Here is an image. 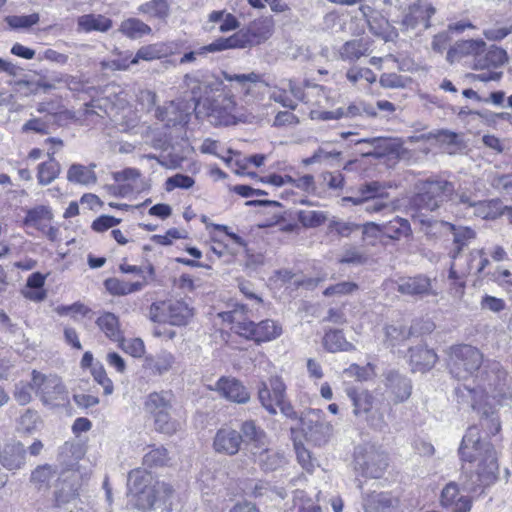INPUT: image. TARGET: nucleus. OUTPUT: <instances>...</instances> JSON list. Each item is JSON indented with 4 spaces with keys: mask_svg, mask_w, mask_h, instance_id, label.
Masks as SVG:
<instances>
[{
    "mask_svg": "<svg viewBox=\"0 0 512 512\" xmlns=\"http://www.w3.org/2000/svg\"><path fill=\"white\" fill-rule=\"evenodd\" d=\"M459 455L463 462L462 472L468 478L465 484L468 490L476 491L478 487L495 482L499 470L497 452L489 441L481 438L478 427L468 428L459 447Z\"/></svg>",
    "mask_w": 512,
    "mask_h": 512,
    "instance_id": "1",
    "label": "nucleus"
},
{
    "mask_svg": "<svg viewBox=\"0 0 512 512\" xmlns=\"http://www.w3.org/2000/svg\"><path fill=\"white\" fill-rule=\"evenodd\" d=\"M224 80L235 83L234 87L239 89L247 103L263 99L269 89V97L276 103L290 110H295L298 102L304 99V90L291 79L281 80L278 85L270 87L262 77L254 72L248 74H232L222 71Z\"/></svg>",
    "mask_w": 512,
    "mask_h": 512,
    "instance_id": "2",
    "label": "nucleus"
},
{
    "mask_svg": "<svg viewBox=\"0 0 512 512\" xmlns=\"http://www.w3.org/2000/svg\"><path fill=\"white\" fill-rule=\"evenodd\" d=\"M128 495L132 504L145 512L170 510L173 486L161 481L143 468L129 472L127 479Z\"/></svg>",
    "mask_w": 512,
    "mask_h": 512,
    "instance_id": "3",
    "label": "nucleus"
},
{
    "mask_svg": "<svg viewBox=\"0 0 512 512\" xmlns=\"http://www.w3.org/2000/svg\"><path fill=\"white\" fill-rule=\"evenodd\" d=\"M506 377L507 374L499 362H488L481 367L472 383H464L455 388L458 403L475 409L478 403L481 404L484 395L495 399L504 386Z\"/></svg>",
    "mask_w": 512,
    "mask_h": 512,
    "instance_id": "4",
    "label": "nucleus"
},
{
    "mask_svg": "<svg viewBox=\"0 0 512 512\" xmlns=\"http://www.w3.org/2000/svg\"><path fill=\"white\" fill-rule=\"evenodd\" d=\"M224 322L232 324L231 329L240 336L256 343L269 342L282 334V326L274 320L266 319L258 323L241 320L237 311H227L219 314Z\"/></svg>",
    "mask_w": 512,
    "mask_h": 512,
    "instance_id": "5",
    "label": "nucleus"
},
{
    "mask_svg": "<svg viewBox=\"0 0 512 512\" xmlns=\"http://www.w3.org/2000/svg\"><path fill=\"white\" fill-rule=\"evenodd\" d=\"M413 203L421 208L434 211L449 200L455 191L454 184L442 176H431L416 183Z\"/></svg>",
    "mask_w": 512,
    "mask_h": 512,
    "instance_id": "6",
    "label": "nucleus"
},
{
    "mask_svg": "<svg viewBox=\"0 0 512 512\" xmlns=\"http://www.w3.org/2000/svg\"><path fill=\"white\" fill-rule=\"evenodd\" d=\"M482 353L471 345L462 344L451 347L449 354V370L458 380L471 381L481 370Z\"/></svg>",
    "mask_w": 512,
    "mask_h": 512,
    "instance_id": "7",
    "label": "nucleus"
},
{
    "mask_svg": "<svg viewBox=\"0 0 512 512\" xmlns=\"http://www.w3.org/2000/svg\"><path fill=\"white\" fill-rule=\"evenodd\" d=\"M192 317L193 308L181 300L154 302L149 308V318L156 323L184 326Z\"/></svg>",
    "mask_w": 512,
    "mask_h": 512,
    "instance_id": "8",
    "label": "nucleus"
},
{
    "mask_svg": "<svg viewBox=\"0 0 512 512\" xmlns=\"http://www.w3.org/2000/svg\"><path fill=\"white\" fill-rule=\"evenodd\" d=\"M274 31L272 17H263L250 23L246 30H240L228 38H224L228 49L246 48L258 45L271 37Z\"/></svg>",
    "mask_w": 512,
    "mask_h": 512,
    "instance_id": "9",
    "label": "nucleus"
},
{
    "mask_svg": "<svg viewBox=\"0 0 512 512\" xmlns=\"http://www.w3.org/2000/svg\"><path fill=\"white\" fill-rule=\"evenodd\" d=\"M82 481L83 477L77 469L62 471L56 478L54 506L61 509L68 504L74 503L79 496Z\"/></svg>",
    "mask_w": 512,
    "mask_h": 512,
    "instance_id": "10",
    "label": "nucleus"
},
{
    "mask_svg": "<svg viewBox=\"0 0 512 512\" xmlns=\"http://www.w3.org/2000/svg\"><path fill=\"white\" fill-rule=\"evenodd\" d=\"M31 375L33 391L44 404H54L65 399L66 389L57 375H47L36 370H33Z\"/></svg>",
    "mask_w": 512,
    "mask_h": 512,
    "instance_id": "11",
    "label": "nucleus"
},
{
    "mask_svg": "<svg viewBox=\"0 0 512 512\" xmlns=\"http://www.w3.org/2000/svg\"><path fill=\"white\" fill-rule=\"evenodd\" d=\"M184 84L191 93L195 109L201 101H204L203 105L205 107L211 101L209 94L213 91H218L222 82L218 78L213 80L211 76L197 71L192 74H186Z\"/></svg>",
    "mask_w": 512,
    "mask_h": 512,
    "instance_id": "12",
    "label": "nucleus"
},
{
    "mask_svg": "<svg viewBox=\"0 0 512 512\" xmlns=\"http://www.w3.org/2000/svg\"><path fill=\"white\" fill-rule=\"evenodd\" d=\"M286 397V385L278 376L270 377L267 382H261L258 387V400L270 415L277 414V406Z\"/></svg>",
    "mask_w": 512,
    "mask_h": 512,
    "instance_id": "13",
    "label": "nucleus"
},
{
    "mask_svg": "<svg viewBox=\"0 0 512 512\" xmlns=\"http://www.w3.org/2000/svg\"><path fill=\"white\" fill-rule=\"evenodd\" d=\"M191 106L186 101H170L158 106L155 117L166 127H184L191 117Z\"/></svg>",
    "mask_w": 512,
    "mask_h": 512,
    "instance_id": "14",
    "label": "nucleus"
},
{
    "mask_svg": "<svg viewBox=\"0 0 512 512\" xmlns=\"http://www.w3.org/2000/svg\"><path fill=\"white\" fill-rule=\"evenodd\" d=\"M301 429L305 436L317 444L327 441L332 426L324 421L320 410H310L300 418Z\"/></svg>",
    "mask_w": 512,
    "mask_h": 512,
    "instance_id": "15",
    "label": "nucleus"
},
{
    "mask_svg": "<svg viewBox=\"0 0 512 512\" xmlns=\"http://www.w3.org/2000/svg\"><path fill=\"white\" fill-rule=\"evenodd\" d=\"M355 465L363 475L380 478L388 466V458L385 453L370 448L364 453L356 452Z\"/></svg>",
    "mask_w": 512,
    "mask_h": 512,
    "instance_id": "16",
    "label": "nucleus"
},
{
    "mask_svg": "<svg viewBox=\"0 0 512 512\" xmlns=\"http://www.w3.org/2000/svg\"><path fill=\"white\" fill-rule=\"evenodd\" d=\"M207 107V115L214 125L230 126L236 124V104L231 97H221L211 100Z\"/></svg>",
    "mask_w": 512,
    "mask_h": 512,
    "instance_id": "17",
    "label": "nucleus"
},
{
    "mask_svg": "<svg viewBox=\"0 0 512 512\" xmlns=\"http://www.w3.org/2000/svg\"><path fill=\"white\" fill-rule=\"evenodd\" d=\"M440 504L446 512H469L472 507L471 498L460 492L456 482H449L442 489Z\"/></svg>",
    "mask_w": 512,
    "mask_h": 512,
    "instance_id": "18",
    "label": "nucleus"
},
{
    "mask_svg": "<svg viewBox=\"0 0 512 512\" xmlns=\"http://www.w3.org/2000/svg\"><path fill=\"white\" fill-rule=\"evenodd\" d=\"M434 13L435 8L430 3L418 0L409 5L401 24L406 30L415 29L419 25L427 29L430 26L429 20Z\"/></svg>",
    "mask_w": 512,
    "mask_h": 512,
    "instance_id": "19",
    "label": "nucleus"
},
{
    "mask_svg": "<svg viewBox=\"0 0 512 512\" xmlns=\"http://www.w3.org/2000/svg\"><path fill=\"white\" fill-rule=\"evenodd\" d=\"M398 292L409 296H436L438 293L433 289L432 280L425 275L414 277H403L397 281Z\"/></svg>",
    "mask_w": 512,
    "mask_h": 512,
    "instance_id": "20",
    "label": "nucleus"
},
{
    "mask_svg": "<svg viewBox=\"0 0 512 512\" xmlns=\"http://www.w3.org/2000/svg\"><path fill=\"white\" fill-rule=\"evenodd\" d=\"M370 230L382 231V233L393 240H399L411 234L409 221L398 216L383 224L374 222L366 223L364 225V234H368Z\"/></svg>",
    "mask_w": 512,
    "mask_h": 512,
    "instance_id": "21",
    "label": "nucleus"
},
{
    "mask_svg": "<svg viewBox=\"0 0 512 512\" xmlns=\"http://www.w3.org/2000/svg\"><path fill=\"white\" fill-rule=\"evenodd\" d=\"M216 390L225 399L238 404H245L250 400L247 388L235 378L221 377L216 382Z\"/></svg>",
    "mask_w": 512,
    "mask_h": 512,
    "instance_id": "22",
    "label": "nucleus"
},
{
    "mask_svg": "<svg viewBox=\"0 0 512 512\" xmlns=\"http://www.w3.org/2000/svg\"><path fill=\"white\" fill-rule=\"evenodd\" d=\"M365 512H402L398 497L389 492H373L364 498Z\"/></svg>",
    "mask_w": 512,
    "mask_h": 512,
    "instance_id": "23",
    "label": "nucleus"
},
{
    "mask_svg": "<svg viewBox=\"0 0 512 512\" xmlns=\"http://www.w3.org/2000/svg\"><path fill=\"white\" fill-rule=\"evenodd\" d=\"M242 435L232 428L219 429L213 440V448L217 453L229 456L235 455L240 450Z\"/></svg>",
    "mask_w": 512,
    "mask_h": 512,
    "instance_id": "24",
    "label": "nucleus"
},
{
    "mask_svg": "<svg viewBox=\"0 0 512 512\" xmlns=\"http://www.w3.org/2000/svg\"><path fill=\"white\" fill-rule=\"evenodd\" d=\"M385 386L395 404L406 401L412 391L410 379L395 371H390L385 377Z\"/></svg>",
    "mask_w": 512,
    "mask_h": 512,
    "instance_id": "25",
    "label": "nucleus"
},
{
    "mask_svg": "<svg viewBox=\"0 0 512 512\" xmlns=\"http://www.w3.org/2000/svg\"><path fill=\"white\" fill-rule=\"evenodd\" d=\"M486 43L482 39H469L457 41L447 52L446 59L450 63L461 60L464 57L473 56L474 61L480 51L485 50Z\"/></svg>",
    "mask_w": 512,
    "mask_h": 512,
    "instance_id": "26",
    "label": "nucleus"
},
{
    "mask_svg": "<svg viewBox=\"0 0 512 512\" xmlns=\"http://www.w3.org/2000/svg\"><path fill=\"white\" fill-rule=\"evenodd\" d=\"M370 53V41L366 38L351 39L337 50L338 58L344 62L355 63Z\"/></svg>",
    "mask_w": 512,
    "mask_h": 512,
    "instance_id": "27",
    "label": "nucleus"
},
{
    "mask_svg": "<svg viewBox=\"0 0 512 512\" xmlns=\"http://www.w3.org/2000/svg\"><path fill=\"white\" fill-rule=\"evenodd\" d=\"M95 163H90L88 166L79 163H73L67 170V180L70 183L91 186L97 183V175L95 173Z\"/></svg>",
    "mask_w": 512,
    "mask_h": 512,
    "instance_id": "28",
    "label": "nucleus"
},
{
    "mask_svg": "<svg viewBox=\"0 0 512 512\" xmlns=\"http://www.w3.org/2000/svg\"><path fill=\"white\" fill-rule=\"evenodd\" d=\"M507 60V53L502 48L491 46L485 50L480 51L476 61H474V69H490L497 68L505 63Z\"/></svg>",
    "mask_w": 512,
    "mask_h": 512,
    "instance_id": "29",
    "label": "nucleus"
},
{
    "mask_svg": "<svg viewBox=\"0 0 512 512\" xmlns=\"http://www.w3.org/2000/svg\"><path fill=\"white\" fill-rule=\"evenodd\" d=\"M453 235L454 248L450 252L453 261H456L464 247L468 246L475 238L476 232L466 226H456L451 223H445Z\"/></svg>",
    "mask_w": 512,
    "mask_h": 512,
    "instance_id": "30",
    "label": "nucleus"
},
{
    "mask_svg": "<svg viewBox=\"0 0 512 512\" xmlns=\"http://www.w3.org/2000/svg\"><path fill=\"white\" fill-rule=\"evenodd\" d=\"M0 463L8 470L20 469L25 463V447L17 442L6 445L0 451Z\"/></svg>",
    "mask_w": 512,
    "mask_h": 512,
    "instance_id": "31",
    "label": "nucleus"
},
{
    "mask_svg": "<svg viewBox=\"0 0 512 512\" xmlns=\"http://www.w3.org/2000/svg\"><path fill=\"white\" fill-rule=\"evenodd\" d=\"M111 27L112 20L101 14H85L77 18L78 32H107Z\"/></svg>",
    "mask_w": 512,
    "mask_h": 512,
    "instance_id": "32",
    "label": "nucleus"
},
{
    "mask_svg": "<svg viewBox=\"0 0 512 512\" xmlns=\"http://www.w3.org/2000/svg\"><path fill=\"white\" fill-rule=\"evenodd\" d=\"M252 454L264 471H275L285 463L283 454L268 448V445L252 451Z\"/></svg>",
    "mask_w": 512,
    "mask_h": 512,
    "instance_id": "33",
    "label": "nucleus"
},
{
    "mask_svg": "<svg viewBox=\"0 0 512 512\" xmlns=\"http://www.w3.org/2000/svg\"><path fill=\"white\" fill-rule=\"evenodd\" d=\"M175 363V357L171 352L162 350L156 355H147L144 358L143 367L153 374L162 375L168 372Z\"/></svg>",
    "mask_w": 512,
    "mask_h": 512,
    "instance_id": "34",
    "label": "nucleus"
},
{
    "mask_svg": "<svg viewBox=\"0 0 512 512\" xmlns=\"http://www.w3.org/2000/svg\"><path fill=\"white\" fill-rule=\"evenodd\" d=\"M173 395L170 391H160L150 393L145 402L144 408L151 416L158 412L171 411Z\"/></svg>",
    "mask_w": 512,
    "mask_h": 512,
    "instance_id": "35",
    "label": "nucleus"
},
{
    "mask_svg": "<svg viewBox=\"0 0 512 512\" xmlns=\"http://www.w3.org/2000/svg\"><path fill=\"white\" fill-rule=\"evenodd\" d=\"M147 284L146 277L142 281L127 282L118 278H108L104 282L106 290L114 296H124L142 290Z\"/></svg>",
    "mask_w": 512,
    "mask_h": 512,
    "instance_id": "36",
    "label": "nucleus"
},
{
    "mask_svg": "<svg viewBox=\"0 0 512 512\" xmlns=\"http://www.w3.org/2000/svg\"><path fill=\"white\" fill-rule=\"evenodd\" d=\"M410 361L417 371L431 369L437 361L436 353L425 346H416L410 349Z\"/></svg>",
    "mask_w": 512,
    "mask_h": 512,
    "instance_id": "37",
    "label": "nucleus"
},
{
    "mask_svg": "<svg viewBox=\"0 0 512 512\" xmlns=\"http://www.w3.org/2000/svg\"><path fill=\"white\" fill-rule=\"evenodd\" d=\"M504 210L512 213V208L503 206L499 199L478 200L473 208V215L482 219H496L503 214Z\"/></svg>",
    "mask_w": 512,
    "mask_h": 512,
    "instance_id": "38",
    "label": "nucleus"
},
{
    "mask_svg": "<svg viewBox=\"0 0 512 512\" xmlns=\"http://www.w3.org/2000/svg\"><path fill=\"white\" fill-rule=\"evenodd\" d=\"M227 49L228 47L226 41L224 38L221 37L216 39L209 45H205L195 50L184 53L183 56L180 58L179 63H196L201 58H205L209 53L219 52Z\"/></svg>",
    "mask_w": 512,
    "mask_h": 512,
    "instance_id": "39",
    "label": "nucleus"
},
{
    "mask_svg": "<svg viewBox=\"0 0 512 512\" xmlns=\"http://www.w3.org/2000/svg\"><path fill=\"white\" fill-rule=\"evenodd\" d=\"M99 329L107 338L114 342L123 341V333L120 329L118 317L110 312H106L99 316L96 320Z\"/></svg>",
    "mask_w": 512,
    "mask_h": 512,
    "instance_id": "40",
    "label": "nucleus"
},
{
    "mask_svg": "<svg viewBox=\"0 0 512 512\" xmlns=\"http://www.w3.org/2000/svg\"><path fill=\"white\" fill-rule=\"evenodd\" d=\"M240 429L242 437L252 444V451L269 444L266 433L254 421L243 422Z\"/></svg>",
    "mask_w": 512,
    "mask_h": 512,
    "instance_id": "41",
    "label": "nucleus"
},
{
    "mask_svg": "<svg viewBox=\"0 0 512 512\" xmlns=\"http://www.w3.org/2000/svg\"><path fill=\"white\" fill-rule=\"evenodd\" d=\"M346 392L354 406L355 415L367 414L372 409L374 397L369 391L348 388Z\"/></svg>",
    "mask_w": 512,
    "mask_h": 512,
    "instance_id": "42",
    "label": "nucleus"
},
{
    "mask_svg": "<svg viewBox=\"0 0 512 512\" xmlns=\"http://www.w3.org/2000/svg\"><path fill=\"white\" fill-rule=\"evenodd\" d=\"M56 477L57 471L51 465L45 464L38 466L31 473L30 481L38 491H46Z\"/></svg>",
    "mask_w": 512,
    "mask_h": 512,
    "instance_id": "43",
    "label": "nucleus"
},
{
    "mask_svg": "<svg viewBox=\"0 0 512 512\" xmlns=\"http://www.w3.org/2000/svg\"><path fill=\"white\" fill-rule=\"evenodd\" d=\"M323 345L325 349L331 353L352 351L355 349V346L345 339L340 330L327 331L323 337Z\"/></svg>",
    "mask_w": 512,
    "mask_h": 512,
    "instance_id": "44",
    "label": "nucleus"
},
{
    "mask_svg": "<svg viewBox=\"0 0 512 512\" xmlns=\"http://www.w3.org/2000/svg\"><path fill=\"white\" fill-rule=\"evenodd\" d=\"M61 173V165L55 159L51 157L48 161L42 162L37 167V179L38 183L42 186L49 185L55 179L59 177Z\"/></svg>",
    "mask_w": 512,
    "mask_h": 512,
    "instance_id": "45",
    "label": "nucleus"
},
{
    "mask_svg": "<svg viewBox=\"0 0 512 512\" xmlns=\"http://www.w3.org/2000/svg\"><path fill=\"white\" fill-rule=\"evenodd\" d=\"M141 176V173L136 168H125L121 171H116L112 173V178L117 183L127 182L128 184L118 185L115 189L117 190V193L121 196H125L129 192L133 190L130 183L135 182L137 179H139Z\"/></svg>",
    "mask_w": 512,
    "mask_h": 512,
    "instance_id": "46",
    "label": "nucleus"
},
{
    "mask_svg": "<svg viewBox=\"0 0 512 512\" xmlns=\"http://www.w3.org/2000/svg\"><path fill=\"white\" fill-rule=\"evenodd\" d=\"M120 31L127 37L136 39L149 34L151 28L137 18H129L121 23Z\"/></svg>",
    "mask_w": 512,
    "mask_h": 512,
    "instance_id": "47",
    "label": "nucleus"
},
{
    "mask_svg": "<svg viewBox=\"0 0 512 512\" xmlns=\"http://www.w3.org/2000/svg\"><path fill=\"white\" fill-rule=\"evenodd\" d=\"M169 462L168 450L162 446L151 449L143 457V464L149 468L163 467Z\"/></svg>",
    "mask_w": 512,
    "mask_h": 512,
    "instance_id": "48",
    "label": "nucleus"
},
{
    "mask_svg": "<svg viewBox=\"0 0 512 512\" xmlns=\"http://www.w3.org/2000/svg\"><path fill=\"white\" fill-rule=\"evenodd\" d=\"M139 11L150 17L164 19L169 14V5L167 0H151L142 4Z\"/></svg>",
    "mask_w": 512,
    "mask_h": 512,
    "instance_id": "49",
    "label": "nucleus"
},
{
    "mask_svg": "<svg viewBox=\"0 0 512 512\" xmlns=\"http://www.w3.org/2000/svg\"><path fill=\"white\" fill-rule=\"evenodd\" d=\"M171 411L158 412L152 416L157 431L172 435L179 429V423L171 417Z\"/></svg>",
    "mask_w": 512,
    "mask_h": 512,
    "instance_id": "50",
    "label": "nucleus"
},
{
    "mask_svg": "<svg viewBox=\"0 0 512 512\" xmlns=\"http://www.w3.org/2000/svg\"><path fill=\"white\" fill-rule=\"evenodd\" d=\"M42 425V421L38 413L34 410L27 409L19 418L18 430L23 433L31 434Z\"/></svg>",
    "mask_w": 512,
    "mask_h": 512,
    "instance_id": "51",
    "label": "nucleus"
},
{
    "mask_svg": "<svg viewBox=\"0 0 512 512\" xmlns=\"http://www.w3.org/2000/svg\"><path fill=\"white\" fill-rule=\"evenodd\" d=\"M367 260V254L361 248L352 245L345 246L339 258L340 263L352 265H362Z\"/></svg>",
    "mask_w": 512,
    "mask_h": 512,
    "instance_id": "52",
    "label": "nucleus"
},
{
    "mask_svg": "<svg viewBox=\"0 0 512 512\" xmlns=\"http://www.w3.org/2000/svg\"><path fill=\"white\" fill-rule=\"evenodd\" d=\"M361 226L357 223L350 221H343L341 219L333 218L328 223L329 233H334L341 237H349L355 231H358Z\"/></svg>",
    "mask_w": 512,
    "mask_h": 512,
    "instance_id": "53",
    "label": "nucleus"
},
{
    "mask_svg": "<svg viewBox=\"0 0 512 512\" xmlns=\"http://www.w3.org/2000/svg\"><path fill=\"white\" fill-rule=\"evenodd\" d=\"M40 20L38 13H32L30 15H11L5 18L6 23L11 29H28L33 25H36Z\"/></svg>",
    "mask_w": 512,
    "mask_h": 512,
    "instance_id": "54",
    "label": "nucleus"
},
{
    "mask_svg": "<svg viewBox=\"0 0 512 512\" xmlns=\"http://www.w3.org/2000/svg\"><path fill=\"white\" fill-rule=\"evenodd\" d=\"M326 220V215L322 211L302 210L298 213V221L308 228H315L322 225Z\"/></svg>",
    "mask_w": 512,
    "mask_h": 512,
    "instance_id": "55",
    "label": "nucleus"
},
{
    "mask_svg": "<svg viewBox=\"0 0 512 512\" xmlns=\"http://www.w3.org/2000/svg\"><path fill=\"white\" fill-rule=\"evenodd\" d=\"M51 217L50 209L41 205L29 209L23 222L26 226H37L42 220L51 219Z\"/></svg>",
    "mask_w": 512,
    "mask_h": 512,
    "instance_id": "56",
    "label": "nucleus"
},
{
    "mask_svg": "<svg viewBox=\"0 0 512 512\" xmlns=\"http://www.w3.org/2000/svg\"><path fill=\"white\" fill-rule=\"evenodd\" d=\"M365 114L368 117L377 115L376 109L365 102L350 104L347 108H343V117H357Z\"/></svg>",
    "mask_w": 512,
    "mask_h": 512,
    "instance_id": "57",
    "label": "nucleus"
},
{
    "mask_svg": "<svg viewBox=\"0 0 512 512\" xmlns=\"http://www.w3.org/2000/svg\"><path fill=\"white\" fill-rule=\"evenodd\" d=\"M327 144H324L320 146L312 156L306 158L303 160V164L308 166L314 163L321 162L326 159H336L339 158L341 155V152L336 150H329L326 148Z\"/></svg>",
    "mask_w": 512,
    "mask_h": 512,
    "instance_id": "58",
    "label": "nucleus"
},
{
    "mask_svg": "<svg viewBox=\"0 0 512 512\" xmlns=\"http://www.w3.org/2000/svg\"><path fill=\"white\" fill-rule=\"evenodd\" d=\"M385 335L390 344L394 346L397 342L407 339L410 336V331L401 324H392L386 326Z\"/></svg>",
    "mask_w": 512,
    "mask_h": 512,
    "instance_id": "59",
    "label": "nucleus"
},
{
    "mask_svg": "<svg viewBox=\"0 0 512 512\" xmlns=\"http://www.w3.org/2000/svg\"><path fill=\"white\" fill-rule=\"evenodd\" d=\"M195 184L191 176L177 173L166 180L165 188L167 191H172L176 188L189 189Z\"/></svg>",
    "mask_w": 512,
    "mask_h": 512,
    "instance_id": "60",
    "label": "nucleus"
},
{
    "mask_svg": "<svg viewBox=\"0 0 512 512\" xmlns=\"http://www.w3.org/2000/svg\"><path fill=\"white\" fill-rule=\"evenodd\" d=\"M357 289H358V285L355 282L343 281V282H340L335 285H331V286L327 287L324 290L323 294L327 297L334 296V295L343 296V295L351 294L354 291H356Z\"/></svg>",
    "mask_w": 512,
    "mask_h": 512,
    "instance_id": "61",
    "label": "nucleus"
},
{
    "mask_svg": "<svg viewBox=\"0 0 512 512\" xmlns=\"http://www.w3.org/2000/svg\"><path fill=\"white\" fill-rule=\"evenodd\" d=\"M346 77L352 84L357 83L361 79L366 80L368 83L376 81L375 73L369 68L352 67L348 69Z\"/></svg>",
    "mask_w": 512,
    "mask_h": 512,
    "instance_id": "62",
    "label": "nucleus"
},
{
    "mask_svg": "<svg viewBox=\"0 0 512 512\" xmlns=\"http://www.w3.org/2000/svg\"><path fill=\"white\" fill-rule=\"evenodd\" d=\"M450 199L454 204L462 205L465 209H473L478 201L475 194L461 189L457 192L454 191L453 196Z\"/></svg>",
    "mask_w": 512,
    "mask_h": 512,
    "instance_id": "63",
    "label": "nucleus"
},
{
    "mask_svg": "<svg viewBox=\"0 0 512 512\" xmlns=\"http://www.w3.org/2000/svg\"><path fill=\"white\" fill-rule=\"evenodd\" d=\"M31 391L32 381L30 383L19 382L15 385L13 396L20 405H26L32 400Z\"/></svg>",
    "mask_w": 512,
    "mask_h": 512,
    "instance_id": "64",
    "label": "nucleus"
}]
</instances>
